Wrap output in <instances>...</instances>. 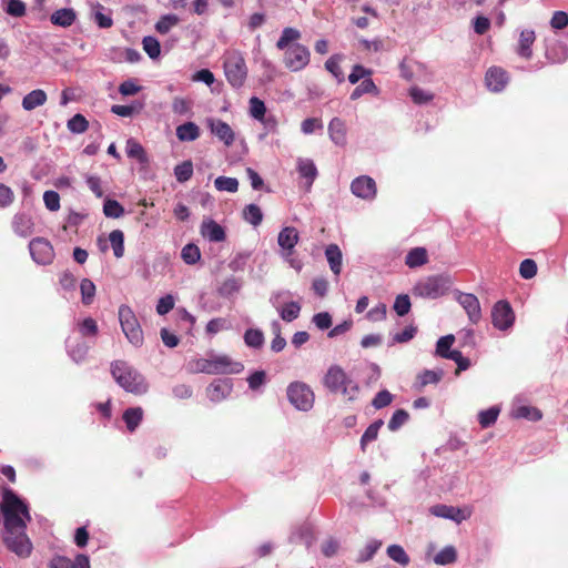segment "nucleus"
Instances as JSON below:
<instances>
[{
    "instance_id": "obj_1",
    "label": "nucleus",
    "mask_w": 568,
    "mask_h": 568,
    "mask_svg": "<svg viewBox=\"0 0 568 568\" xmlns=\"http://www.w3.org/2000/svg\"><path fill=\"white\" fill-rule=\"evenodd\" d=\"M0 516L3 519V542L19 557H28L32 544L27 536V523L31 520L28 505L10 488H2Z\"/></svg>"
},
{
    "instance_id": "obj_2",
    "label": "nucleus",
    "mask_w": 568,
    "mask_h": 568,
    "mask_svg": "<svg viewBox=\"0 0 568 568\" xmlns=\"http://www.w3.org/2000/svg\"><path fill=\"white\" fill-rule=\"evenodd\" d=\"M111 374L115 382L129 393L142 395L148 392L144 377L124 361L111 363Z\"/></svg>"
},
{
    "instance_id": "obj_3",
    "label": "nucleus",
    "mask_w": 568,
    "mask_h": 568,
    "mask_svg": "<svg viewBox=\"0 0 568 568\" xmlns=\"http://www.w3.org/2000/svg\"><path fill=\"white\" fill-rule=\"evenodd\" d=\"M323 383L332 393H342L347 400H355L359 393L358 385L338 365L328 368Z\"/></svg>"
},
{
    "instance_id": "obj_4",
    "label": "nucleus",
    "mask_w": 568,
    "mask_h": 568,
    "mask_svg": "<svg viewBox=\"0 0 568 568\" xmlns=\"http://www.w3.org/2000/svg\"><path fill=\"white\" fill-rule=\"evenodd\" d=\"M223 67L227 82L236 89L243 87L247 78V67L242 53L236 50L226 52Z\"/></svg>"
},
{
    "instance_id": "obj_5",
    "label": "nucleus",
    "mask_w": 568,
    "mask_h": 568,
    "mask_svg": "<svg viewBox=\"0 0 568 568\" xmlns=\"http://www.w3.org/2000/svg\"><path fill=\"white\" fill-rule=\"evenodd\" d=\"M196 369L205 374H239L244 369L242 363L233 362L229 356L221 355L211 359L201 358L196 361Z\"/></svg>"
},
{
    "instance_id": "obj_6",
    "label": "nucleus",
    "mask_w": 568,
    "mask_h": 568,
    "mask_svg": "<svg viewBox=\"0 0 568 568\" xmlns=\"http://www.w3.org/2000/svg\"><path fill=\"white\" fill-rule=\"evenodd\" d=\"M119 321L128 341L134 346L143 344V332L134 312L128 305L119 307Z\"/></svg>"
},
{
    "instance_id": "obj_7",
    "label": "nucleus",
    "mask_w": 568,
    "mask_h": 568,
    "mask_svg": "<svg viewBox=\"0 0 568 568\" xmlns=\"http://www.w3.org/2000/svg\"><path fill=\"white\" fill-rule=\"evenodd\" d=\"M287 398L290 403L298 410H310L315 400L312 388L303 382H293L287 386Z\"/></svg>"
},
{
    "instance_id": "obj_8",
    "label": "nucleus",
    "mask_w": 568,
    "mask_h": 568,
    "mask_svg": "<svg viewBox=\"0 0 568 568\" xmlns=\"http://www.w3.org/2000/svg\"><path fill=\"white\" fill-rule=\"evenodd\" d=\"M448 284L449 281L442 275L428 276L415 285L414 293L425 298H438L447 292Z\"/></svg>"
},
{
    "instance_id": "obj_9",
    "label": "nucleus",
    "mask_w": 568,
    "mask_h": 568,
    "mask_svg": "<svg viewBox=\"0 0 568 568\" xmlns=\"http://www.w3.org/2000/svg\"><path fill=\"white\" fill-rule=\"evenodd\" d=\"M310 50L305 45L296 43L285 49L284 64L288 70L297 72L310 63Z\"/></svg>"
},
{
    "instance_id": "obj_10",
    "label": "nucleus",
    "mask_w": 568,
    "mask_h": 568,
    "mask_svg": "<svg viewBox=\"0 0 568 568\" xmlns=\"http://www.w3.org/2000/svg\"><path fill=\"white\" fill-rule=\"evenodd\" d=\"M491 322L499 331H507L514 325L515 313L507 301H498L491 310Z\"/></svg>"
},
{
    "instance_id": "obj_11",
    "label": "nucleus",
    "mask_w": 568,
    "mask_h": 568,
    "mask_svg": "<svg viewBox=\"0 0 568 568\" xmlns=\"http://www.w3.org/2000/svg\"><path fill=\"white\" fill-rule=\"evenodd\" d=\"M30 254L38 264L47 265L53 261L54 251L51 243L43 237H36L29 243Z\"/></svg>"
},
{
    "instance_id": "obj_12",
    "label": "nucleus",
    "mask_w": 568,
    "mask_h": 568,
    "mask_svg": "<svg viewBox=\"0 0 568 568\" xmlns=\"http://www.w3.org/2000/svg\"><path fill=\"white\" fill-rule=\"evenodd\" d=\"M352 193L364 200H372L376 195V183L367 175L356 178L351 184Z\"/></svg>"
},
{
    "instance_id": "obj_13",
    "label": "nucleus",
    "mask_w": 568,
    "mask_h": 568,
    "mask_svg": "<svg viewBox=\"0 0 568 568\" xmlns=\"http://www.w3.org/2000/svg\"><path fill=\"white\" fill-rule=\"evenodd\" d=\"M207 125L211 132L226 146H231L234 143L235 133L226 122L221 119H209Z\"/></svg>"
},
{
    "instance_id": "obj_14",
    "label": "nucleus",
    "mask_w": 568,
    "mask_h": 568,
    "mask_svg": "<svg viewBox=\"0 0 568 568\" xmlns=\"http://www.w3.org/2000/svg\"><path fill=\"white\" fill-rule=\"evenodd\" d=\"M458 302L466 311L469 321L477 324L481 318V308L477 296L470 293H462L458 296Z\"/></svg>"
},
{
    "instance_id": "obj_15",
    "label": "nucleus",
    "mask_w": 568,
    "mask_h": 568,
    "mask_svg": "<svg viewBox=\"0 0 568 568\" xmlns=\"http://www.w3.org/2000/svg\"><path fill=\"white\" fill-rule=\"evenodd\" d=\"M485 81L490 91L499 92L506 87L508 74L499 67H491L486 72Z\"/></svg>"
},
{
    "instance_id": "obj_16",
    "label": "nucleus",
    "mask_w": 568,
    "mask_h": 568,
    "mask_svg": "<svg viewBox=\"0 0 568 568\" xmlns=\"http://www.w3.org/2000/svg\"><path fill=\"white\" fill-rule=\"evenodd\" d=\"M49 568H90V561L83 554L78 555L74 561L63 556H54L49 562Z\"/></svg>"
},
{
    "instance_id": "obj_17",
    "label": "nucleus",
    "mask_w": 568,
    "mask_h": 568,
    "mask_svg": "<svg viewBox=\"0 0 568 568\" xmlns=\"http://www.w3.org/2000/svg\"><path fill=\"white\" fill-rule=\"evenodd\" d=\"M298 231L293 226H285L278 233L277 243L280 247L291 255L294 252L295 245L298 243Z\"/></svg>"
},
{
    "instance_id": "obj_18",
    "label": "nucleus",
    "mask_w": 568,
    "mask_h": 568,
    "mask_svg": "<svg viewBox=\"0 0 568 568\" xmlns=\"http://www.w3.org/2000/svg\"><path fill=\"white\" fill-rule=\"evenodd\" d=\"M12 229L17 235L28 237L33 234L34 223L30 215L17 213L12 219Z\"/></svg>"
},
{
    "instance_id": "obj_19",
    "label": "nucleus",
    "mask_w": 568,
    "mask_h": 568,
    "mask_svg": "<svg viewBox=\"0 0 568 568\" xmlns=\"http://www.w3.org/2000/svg\"><path fill=\"white\" fill-rule=\"evenodd\" d=\"M201 233L212 242H223L226 237L224 229L214 220L204 221L201 225Z\"/></svg>"
},
{
    "instance_id": "obj_20",
    "label": "nucleus",
    "mask_w": 568,
    "mask_h": 568,
    "mask_svg": "<svg viewBox=\"0 0 568 568\" xmlns=\"http://www.w3.org/2000/svg\"><path fill=\"white\" fill-rule=\"evenodd\" d=\"M75 19H77V13L72 8H63V9L55 10L50 16L51 23L54 26H58V27H62V28H68V27L72 26L74 23Z\"/></svg>"
},
{
    "instance_id": "obj_21",
    "label": "nucleus",
    "mask_w": 568,
    "mask_h": 568,
    "mask_svg": "<svg viewBox=\"0 0 568 568\" xmlns=\"http://www.w3.org/2000/svg\"><path fill=\"white\" fill-rule=\"evenodd\" d=\"M328 133L332 141L337 145L346 144V125L339 118H334L328 124Z\"/></svg>"
},
{
    "instance_id": "obj_22",
    "label": "nucleus",
    "mask_w": 568,
    "mask_h": 568,
    "mask_svg": "<svg viewBox=\"0 0 568 568\" xmlns=\"http://www.w3.org/2000/svg\"><path fill=\"white\" fill-rule=\"evenodd\" d=\"M47 100V93L42 89H36L23 97L22 108L26 111H32L36 108L42 106Z\"/></svg>"
},
{
    "instance_id": "obj_23",
    "label": "nucleus",
    "mask_w": 568,
    "mask_h": 568,
    "mask_svg": "<svg viewBox=\"0 0 568 568\" xmlns=\"http://www.w3.org/2000/svg\"><path fill=\"white\" fill-rule=\"evenodd\" d=\"M536 40V34L534 30L526 29L520 32L519 43H518V54L525 59H530L532 55L531 45Z\"/></svg>"
},
{
    "instance_id": "obj_24",
    "label": "nucleus",
    "mask_w": 568,
    "mask_h": 568,
    "mask_svg": "<svg viewBox=\"0 0 568 568\" xmlns=\"http://www.w3.org/2000/svg\"><path fill=\"white\" fill-rule=\"evenodd\" d=\"M428 263V253L425 247H414L412 248L406 257H405V264L409 268H416L419 266H423Z\"/></svg>"
},
{
    "instance_id": "obj_25",
    "label": "nucleus",
    "mask_w": 568,
    "mask_h": 568,
    "mask_svg": "<svg viewBox=\"0 0 568 568\" xmlns=\"http://www.w3.org/2000/svg\"><path fill=\"white\" fill-rule=\"evenodd\" d=\"M443 371L425 369L418 374L414 387L416 390L422 392L425 386L439 383L443 378Z\"/></svg>"
},
{
    "instance_id": "obj_26",
    "label": "nucleus",
    "mask_w": 568,
    "mask_h": 568,
    "mask_svg": "<svg viewBox=\"0 0 568 568\" xmlns=\"http://www.w3.org/2000/svg\"><path fill=\"white\" fill-rule=\"evenodd\" d=\"M325 255L332 272L339 275L342 271V252L336 244H329L325 250Z\"/></svg>"
},
{
    "instance_id": "obj_27",
    "label": "nucleus",
    "mask_w": 568,
    "mask_h": 568,
    "mask_svg": "<svg viewBox=\"0 0 568 568\" xmlns=\"http://www.w3.org/2000/svg\"><path fill=\"white\" fill-rule=\"evenodd\" d=\"M129 432L133 433L143 418V409L141 407H130L124 410L122 416Z\"/></svg>"
},
{
    "instance_id": "obj_28",
    "label": "nucleus",
    "mask_w": 568,
    "mask_h": 568,
    "mask_svg": "<svg viewBox=\"0 0 568 568\" xmlns=\"http://www.w3.org/2000/svg\"><path fill=\"white\" fill-rule=\"evenodd\" d=\"M176 136L180 141H194L200 136V129L194 122H186L176 128Z\"/></svg>"
},
{
    "instance_id": "obj_29",
    "label": "nucleus",
    "mask_w": 568,
    "mask_h": 568,
    "mask_svg": "<svg viewBox=\"0 0 568 568\" xmlns=\"http://www.w3.org/2000/svg\"><path fill=\"white\" fill-rule=\"evenodd\" d=\"M297 170L300 175L307 180L308 186L312 185L315 178L317 176V169L314 162L310 159H300L297 163Z\"/></svg>"
},
{
    "instance_id": "obj_30",
    "label": "nucleus",
    "mask_w": 568,
    "mask_h": 568,
    "mask_svg": "<svg viewBox=\"0 0 568 568\" xmlns=\"http://www.w3.org/2000/svg\"><path fill=\"white\" fill-rule=\"evenodd\" d=\"M384 425V422L382 419H377L374 423H372L366 430L364 432L362 438H361V449L363 453L366 452V446L371 443L377 439L379 429Z\"/></svg>"
},
{
    "instance_id": "obj_31",
    "label": "nucleus",
    "mask_w": 568,
    "mask_h": 568,
    "mask_svg": "<svg viewBox=\"0 0 568 568\" xmlns=\"http://www.w3.org/2000/svg\"><path fill=\"white\" fill-rule=\"evenodd\" d=\"M366 93H372L374 95H377L379 93L378 88L376 87V84L369 77L365 78L362 81V83L353 90V92L351 94V100H357L363 94H366Z\"/></svg>"
},
{
    "instance_id": "obj_32",
    "label": "nucleus",
    "mask_w": 568,
    "mask_h": 568,
    "mask_svg": "<svg viewBox=\"0 0 568 568\" xmlns=\"http://www.w3.org/2000/svg\"><path fill=\"white\" fill-rule=\"evenodd\" d=\"M301 38V32L297 29L287 27L284 28L280 39L276 42V48L278 50H285L290 48V43L297 41Z\"/></svg>"
},
{
    "instance_id": "obj_33",
    "label": "nucleus",
    "mask_w": 568,
    "mask_h": 568,
    "mask_svg": "<svg viewBox=\"0 0 568 568\" xmlns=\"http://www.w3.org/2000/svg\"><path fill=\"white\" fill-rule=\"evenodd\" d=\"M513 416L515 418H524L532 422H537L541 419L542 414L537 407L532 406H518L513 410Z\"/></svg>"
},
{
    "instance_id": "obj_34",
    "label": "nucleus",
    "mask_w": 568,
    "mask_h": 568,
    "mask_svg": "<svg viewBox=\"0 0 568 568\" xmlns=\"http://www.w3.org/2000/svg\"><path fill=\"white\" fill-rule=\"evenodd\" d=\"M126 154L129 158L136 159L140 163H146L148 156L138 141L134 139H129L126 142Z\"/></svg>"
},
{
    "instance_id": "obj_35",
    "label": "nucleus",
    "mask_w": 568,
    "mask_h": 568,
    "mask_svg": "<svg viewBox=\"0 0 568 568\" xmlns=\"http://www.w3.org/2000/svg\"><path fill=\"white\" fill-rule=\"evenodd\" d=\"M109 241L113 248L114 256L120 258L124 254V234L121 230H113L109 234Z\"/></svg>"
},
{
    "instance_id": "obj_36",
    "label": "nucleus",
    "mask_w": 568,
    "mask_h": 568,
    "mask_svg": "<svg viewBox=\"0 0 568 568\" xmlns=\"http://www.w3.org/2000/svg\"><path fill=\"white\" fill-rule=\"evenodd\" d=\"M181 257L185 264L194 265L201 258V251L197 245L190 243L182 248Z\"/></svg>"
},
{
    "instance_id": "obj_37",
    "label": "nucleus",
    "mask_w": 568,
    "mask_h": 568,
    "mask_svg": "<svg viewBox=\"0 0 568 568\" xmlns=\"http://www.w3.org/2000/svg\"><path fill=\"white\" fill-rule=\"evenodd\" d=\"M301 305L297 302H288L285 303L282 308L280 310V316L285 322H293L300 316L301 313Z\"/></svg>"
},
{
    "instance_id": "obj_38",
    "label": "nucleus",
    "mask_w": 568,
    "mask_h": 568,
    "mask_svg": "<svg viewBox=\"0 0 568 568\" xmlns=\"http://www.w3.org/2000/svg\"><path fill=\"white\" fill-rule=\"evenodd\" d=\"M243 219L250 224L257 226L262 223L263 213L256 204H248L243 210Z\"/></svg>"
},
{
    "instance_id": "obj_39",
    "label": "nucleus",
    "mask_w": 568,
    "mask_h": 568,
    "mask_svg": "<svg viewBox=\"0 0 568 568\" xmlns=\"http://www.w3.org/2000/svg\"><path fill=\"white\" fill-rule=\"evenodd\" d=\"M499 413H500V409L496 406H493L486 410H481L478 414V422H479L480 426L483 428H488V427L493 426L496 423Z\"/></svg>"
},
{
    "instance_id": "obj_40",
    "label": "nucleus",
    "mask_w": 568,
    "mask_h": 568,
    "mask_svg": "<svg viewBox=\"0 0 568 568\" xmlns=\"http://www.w3.org/2000/svg\"><path fill=\"white\" fill-rule=\"evenodd\" d=\"M67 126L70 132L81 134L88 130L89 122L82 114L77 113L68 121Z\"/></svg>"
},
{
    "instance_id": "obj_41",
    "label": "nucleus",
    "mask_w": 568,
    "mask_h": 568,
    "mask_svg": "<svg viewBox=\"0 0 568 568\" xmlns=\"http://www.w3.org/2000/svg\"><path fill=\"white\" fill-rule=\"evenodd\" d=\"M180 19L176 14H165L160 18L155 24V30L161 34H166L172 28L178 26Z\"/></svg>"
},
{
    "instance_id": "obj_42",
    "label": "nucleus",
    "mask_w": 568,
    "mask_h": 568,
    "mask_svg": "<svg viewBox=\"0 0 568 568\" xmlns=\"http://www.w3.org/2000/svg\"><path fill=\"white\" fill-rule=\"evenodd\" d=\"M342 60V55L334 54L325 62L326 70L334 75V78L337 80V82L344 81V73L342 71V68L339 65V62Z\"/></svg>"
},
{
    "instance_id": "obj_43",
    "label": "nucleus",
    "mask_w": 568,
    "mask_h": 568,
    "mask_svg": "<svg viewBox=\"0 0 568 568\" xmlns=\"http://www.w3.org/2000/svg\"><path fill=\"white\" fill-rule=\"evenodd\" d=\"M244 342L250 347L260 348L264 344V334L261 329L248 328L244 333Z\"/></svg>"
},
{
    "instance_id": "obj_44",
    "label": "nucleus",
    "mask_w": 568,
    "mask_h": 568,
    "mask_svg": "<svg viewBox=\"0 0 568 568\" xmlns=\"http://www.w3.org/2000/svg\"><path fill=\"white\" fill-rule=\"evenodd\" d=\"M387 555L388 557L394 560L395 562L407 566L410 561L409 556L406 554L404 548L399 545H390L387 548Z\"/></svg>"
},
{
    "instance_id": "obj_45",
    "label": "nucleus",
    "mask_w": 568,
    "mask_h": 568,
    "mask_svg": "<svg viewBox=\"0 0 568 568\" xmlns=\"http://www.w3.org/2000/svg\"><path fill=\"white\" fill-rule=\"evenodd\" d=\"M174 175L180 183L189 181L193 175V163L190 160H187L182 162L181 164H178L174 168Z\"/></svg>"
},
{
    "instance_id": "obj_46",
    "label": "nucleus",
    "mask_w": 568,
    "mask_h": 568,
    "mask_svg": "<svg viewBox=\"0 0 568 568\" xmlns=\"http://www.w3.org/2000/svg\"><path fill=\"white\" fill-rule=\"evenodd\" d=\"M231 385L226 381H219L216 383H212L209 388V395L212 400H219L224 397L225 393H230Z\"/></svg>"
},
{
    "instance_id": "obj_47",
    "label": "nucleus",
    "mask_w": 568,
    "mask_h": 568,
    "mask_svg": "<svg viewBox=\"0 0 568 568\" xmlns=\"http://www.w3.org/2000/svg\"><path fill=\"white\" fill-rule=\"evenodd\" d=\"M103 213L106 217L119 219L124 214V207L116 200L108 199L103 204Z\"/></svg>"
},
{
    "instance_id": "obj_48",
    "label": "nucleus",
    "mask_w": 568,
    "mask_h": 568,
    "mask_svg": "<svg viewBox=\"0 0 568 568\" xmlns=\"http://www.w3.org/2000/svg\"><path fill=\"white\" fill-rule=\"evenodd\" d=\"M80 291L82 296V303L84 305H90L95 295V285L89 278H83L80 283Z\"/></svg>"
},
{
    "instance_id": "obj_49",
    "label": "nucleus",
    "mask_w": 568,
    "mask_h": 568,
    "mask_svg": "<svg viewBox=\"0 0 568 568\" xmlns=\"http://www.w3.org/2000/svg\"><path fill=\"white\" fill-rule=\"evenodd\" d=\"M457 559L456 549L453 546L443 548L434 558L437 565H448L455 562Z\"/></svg>"
},
{
    "instance_id": "obj_50",
    "label": "nucleus",
    "mask_w": 568,
    "mask_h": 568,
    "mask_svg": "<svg viewBox=\"0 0 568 568\" xmlns=\"http://www.w3.org/2000/svg\"><path fill=\"white\" fill-rule=\"evenodd\" d=\"M214 185L219 191L234 193L239 189V181L235 178L219 176L215 179Z\"/></svg>"
},
{
    "instance_id": "obj_51",
    "label": "nucleus",
    "mask_w": 568,
    "mask_h": 568,
    "mask_svg": "<svg viewBox=\"0 0 568 568\" xmlns=\"http://www.w3.org/2000/svg\"><path fill=\"white\" fill-rule=\"evenodd\" d=\"M265 113H266V106H265L264 102L256 97H252L250 99L251 116L258 121H262L265 116Z\"/></svg>"
},
{
    "instance_id": "obj_52",
    "label": "nucleus",
    "mask_w": 568,
    "mask_h": 568,
    "mask_svg": "<svg viewBox=\"0 0 568 568\" xmlns=\"http://www.w3.org/2000/svg\"><path fill=\"white\" fill-rule=\"evenodd\" d=\"M454 342V335H446L440 337L436 344V354L443 358H446L447 354L452 352L450 347L453 346Z\"/></svg>"
},
{
    "instance_id": "obj_53",
    "label": "nucleus",
    "mask_w": 568,
    "mask_h": 568,
    "mask_svg": "<svg viewBox=\"0 0 568 568\" xmlns=\"http://www.w3.org/2000/svg\"><path fill=\"white\" fill-rule=\"evenodd\" d=\"M409 418L408 413L405 409H397L388 422V428L392 432L399 429Z\"/></svg>"
},
{
    "instance_id": "obj_54",
    "label": "nucleus",
    "mask_w": 568,
    "mask_h": 568,
    "mask_svg": "<svg viewBox=\"0 0 568 568\" xmlns=\"http://www.w3.org/2000/svg\"><path fill=\"white\" fill-rule=\"evenodd\" d=\"M143 49L151 59H156L161 53L160 42L153 37H145L142 41Z\"/></svg>"
},
{
    "instance_id": "obj_55",
    "label": "nucleus",
    "mask_w": 568,
    "mask_h": 568,
    "mask_svg": "<svg viewBox=\"0 0 568 568\" xmlns=\"http://www.w3.org/2000/svg\"><path fill=\"white\" fill-rule=\"evenodd\" d=\"M16 200L13 190L0 182V209L9 207Z\"/></svg>"
},
{
    "instance_id": "obj_56",
    "label": "nucleus",
    "mask_w": 568,
    "mask_h": 568,
    "mask_svg": "<svg viewBox=\"0 0 568 568\" xmlns=\"http://www.w3.org/2000/svg\"><path fill=\"white\" fill-rule=\"evenodd\" d=\"M272 328H273V333L275 334V336L272 339L271 349L275 353H278V352L283 351L284 347L286 346V341L281 335V327L277 322H273Z\"/></svg>"
},
{
    "instance_id": "obj_57",
    "label": "nucleus",
    "mask_w": 568,
    "mask_h": 568,
    "mask_svg": "<svg viewBox=\"0 0 568 568\" xmlns=\"http://www.w3.org/2000/svg\"><path fill=\"white\" fill-rule=\"evenodd\" d=\"M519 274L525 280H530L537 274V264L531 258H526L520 263Z\"/></svg>"
},
{
    "instance_id": "obj_58",
    "label": "nucleus",
    "mask_w": 568,
    "mask_h": 568,
    "mask_svg": "<svg viewBox=\"0 0 568 568\" xmlns=\"http://www.w3.org/2000/svg\"><path fill=\"white\" fill-rule=\"evenodd\" d=\"M410 300L406 294L398 295L394 303V311L398 316H405L410 311Z\"/></svg>"
},
{
    "instance_id": "obj_59",
    "label": "nucleus",
    "mask_w": 568,
    "mask_h": 568,
    "mask_svg": "<svg viewBox=\"0 0 568 568\" xmlns=\"http://www.w3.org/2000/svg\"><path fill=\"white\" fill-rule=\"evenodd\" d=\"M6 12L16 18L23 17L26 14V4L21 0H8Z\"/></svg>"
},
{
    "instance_id": "obj_60",
    "label": "nucleus",
    "mask_w": 568,
    "mask_h": 568,
    "mask_svg": "<svg viewBox=\"0 0 568 568\" xmlns=\"http://www.w3.org/2000/svg\"><path fill=\"white\" fill-rule=\"evenodd\" d=\"M141 90L142 87L139 85L136 81L132 79L125 80L119 85V92L124 97L134 95L139 93Z\"/></svg>"
},
{
    "instance_id": "obj_61",
    "label": "nucleus",
    "mask_w": 568,
    "mask_h": 568,
    "mask_svg": "<svg viewBox=\"0 0 568 568\" xmlns=\"http://www.w3.org/2000/svg\"><path fill=\"white\" fill-rule=\"evenodd\" d=\"M412 100L417 104L427 103L433 100L434 95L420 88L414 87L409 91Z\"/></svg>"
},
{
    "instance_id": "obj_62",
    "label": "nucleus",
    "mask_w": 568,
    "mask_h": 568,
    "mask_svg": "<svg viewBox=\"0 0 568 568\" xmlns=\"http://www.w3.org/2000/svg\"><path fill=\"white\" fill-rule=\"evenodd\" d=\"M43 201L49 211L55 212L60 209V195L55 191H45Z\"/></svg>"
},
{
    "instance_id": "obj_63",
    "label": "nucleus",
    "mask_w": 568,
    "mask_h": 568,
    "mask_svg": "<svg viewBox=\"0 0 568 568\" xmlns=\"http://www.w3.org/2000/svg\"><path fill=\"white\" fill-rule=\"evenodd\" d=\"M372 70L371 69H366L364 68L363 65L361 64H355L353 67V70L352 72L349 73L348 75V81L352 83V84H355L357 83L361 79H365L367 77H371L372 75Z\"/></svg>"
},
{
    "instance_id": "obj_64",
    "label": "nucleus",
    "mask_w": 568,
    "mask_h": 568,
    "mask_svg": "<svg viewBox=\"0 0 568 568\" xmlns=\"http://www.w3.org/2000/svg\"><path fill=\"white\" fill-rule=\"evenodd\" d=\"M393 400V395L384 389V390H381L378 392L375 397L373 398V402H372V405L376 408V409H381V408H384L386 406H388Z\"/></svg>"
}]
</instances>
